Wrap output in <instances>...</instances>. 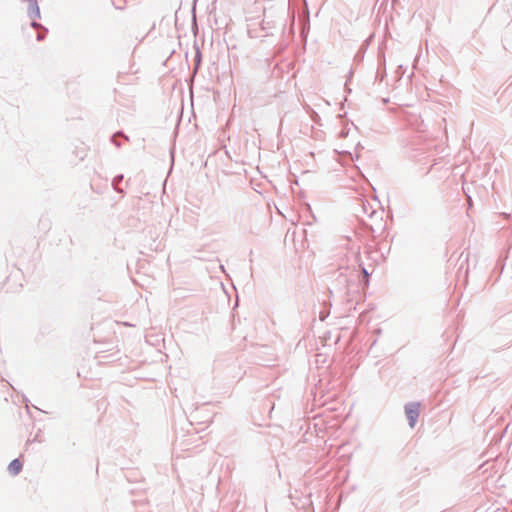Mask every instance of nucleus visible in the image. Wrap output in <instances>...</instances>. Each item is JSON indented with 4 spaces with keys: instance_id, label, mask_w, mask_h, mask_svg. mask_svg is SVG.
<instances>
[{
    "instance_id": "2",
    "label": "nucleus",
    "mask_w": 512,
    "mask_h": 512,
    "mask_svg": "<svg viewBox=\"0 0 512 512\" xmlns=\"http://www.w3.org/2000/svg\"><path fill=\"white\" fill-rule=\"evenodd\" d=\"M22 470V462L19 459H14L8 466V471L11 475H17Z\"/></svg>"
},
{
    "instance_id": "1",
    "label": "nucleus",
    "mask_w": 512,
    "mask_h": 512,
    "mask_svg": "<svg viewBox=\"0 0 512 512\" xmlns=\"http://www.w3.org/2000/svg\"><path fill=\"white\" fill-rule=\"evenodd\" d=\"M406 416L409 421V425L414 427L420 412V405L418 403H410L405 408Z\"/></svg>"
}]
</instances>
